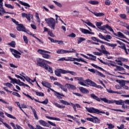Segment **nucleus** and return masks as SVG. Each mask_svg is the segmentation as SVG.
<instances>
[{"mask_svg":"<svg viewBox=\"0 0 129 129\" xmlns=\"http://www.w3.org/2000/svg\"><path fill=\"white\" fill-rule=\"evenodd\" d=\"M35 93L37 96H44V93L41 92L35 91Z\"/></svg>","mask_w":129,"mask_h":129,"instance_id":"nucleus-48","label":"nucleus"},{"mask_svg":"<svg viewBox=\"0 0 129 129\" xmlns=\"http://www.w3.org/2000/svg\"><path fill=\"white\" fill-rule=\"evenodd\" d=\"M46 118H48V119H51L52 120H56L57 121H60L61 120V119L57 117H50L49 116H46Z\"/></svg>","mask_w":129,"mask_h":129,"instance_id":"nucleus-26","label":"nucleus"},{"mask_svg":"<svg viewBox=\"0 0 129 129\" xmlns=\"http://www.w3.org/2000/svg\"><path fill=\"white\" fill-rule=\"evenodd\" d=\"M114 35L115 36H116V37H118L119 38H121L122 39H125V36L124 35L122 34V33L120 32H118L117 34L114 33Z\"/></svg>","mask_w":129,"mask_h":129,"instance_id":"nucleus-23","label":"nucleus"},{"mask_svg":"<svg viewBox=\"0 0 129 129\" xmlns=\"http://www.w3.org/2000/svg\"><path fill=\"white\" fill-rule=\"evenodd\" d=\"M66 61H71L72 62H74V61H77V62H84V63H86V64H87L88 63L87 61L84 60V59H83L82 57H80L79 58H76L75 57H68V59H66Z\"/></svg>","mask_w":129,"mask_h":129,"instance_id":"nucleus-5","label":"nucleus"},{"mask_svg":"<svg viewBox=\"0 0 129 129\" xmlns=\"http://www.w3.org/2000/svg\"><path fill=\"white\" fill-rule=\"evenodd\" d=\"M101 49L102 53L104 54V55H110V53L108 51H106V49L105 48V47H104V45H102L101 46Z\"/></svg>","mask_w":129,"mask_h":129,"instance_id":"nucleus-17","label":"nucleus"},{"mask_svg":"<svg viewBox=\"0 0 129 129\" xmlns=\"http://www.w3.org/2000/svg\"><path fill=\"white\" fill-rule=\"evenodd\" d=\"M98 37L99 38H100V39H102V40H105L107 42H109V40L106 39V38H105V37H104L101 33H99Z\"/></svg>","mask_w":129,"mask_h":129,"instance_id":"nucleus-34","label":"nucleus"},{"mask_svg":"<svg viewBox=\"0 0 129 129\" xmlns=\"http://www.w3.org/2000/svg\"><path fill=\"white\" fill-rule=\"evenodd\" d=\"M5 114L7 116H8V117H9L10 118H13V119H16V117H14V116H13L12 115L9 113L5 112Z\"/></svg>","mask_w":129,"mask_h":129,"instance_id":"nucleus-43","label":"nucleus"},{"mask_svg":"<svg viewBox=\"0 0 129 129\" xmlns=\"http://www.w3.org/2000/svg\"><path fill=\"white\" fill-rule=\"evenodd\" d=\"M60 102L62 104H64V105H70V103L64 100H60Z\"/></svg>","mask_w":129,"mask_h":129,"instance_id":"nucleus-40","label":"nucleus"},{"mask_svg":"<svg viewBox=\"0 0 129 129\" xmlns=\"http://www.w3.org/2000/svg\"><path fill=\"white\" fill-rule=\"evenodd\" d=\"M91 97L97 101L100 102L101 100L105 103H109V104H112V103H115L117 105H122L123 103H124V101L122 100H109L106 99V98H99L97 96L95 95L94 94H91Z\"/></svg>","mask_w":129,"mask_h":129,"instance_id":"nucleus-1","label":"nucleus"},{"mask_svg":"<svg viewBox=\"0 0 129 129\" xmlns=\"http://www.w3.org/2000/svg\"><path fill=\"white\" fill-rule=\"evenodd\" d=\"M20 76H22L24 79H26V81H31V79L29 77H25V76H23L22 75H20Z\"/></svg>","mask_w":129,"mask_h":129,"instance_id":"nucleus-52","label":"nucleus"},{"mask_svg":"<svg viewBox=\"0 0 129 129\" xmlns=\"http://www.w3.org/2000/svg\"><path fill=\"white\" fill-rule=\"evenodd\" d=\"M45 21L47 24V26L50 28L52 30H55V27L56 26V20L53 18H45Z\"/></svg>","mask_w":129,"mask_h":129,"instance_id":"nucleus-4","label":"nucleus"},{"mask_svg":"<svg viewBox=\"0 0 129 129\" xmlns=\"http://www.w3.org/2000/svg\"><path fill=\"white\" fill-rule=\"evenodd\" d=\"M13 95H15V96H17V97H21V95L19 93L17 92H13L12 93Z\"/></svg>","mask_w":129,"mask_h":129,"instance_id":"nucleus-60","label":"nucleus"},{"mask_svg":"<svg viewBox=\"0 0 129 129\" xmlns=\"http://www.w3.org/2000/svg\"><path fill=\"white\" fill-rule=\"evenodd\" d=\"M37 52L39 53V54H40V55H42V56L45 54H51V52L43 49H38Z\"/></svg>","mask_w":129,"mask_h":129,"instance_id":"nucleus-18","label":"nucleus"},{"mask_svg":"<svg viewBox=\"0 0 129 129\" xmlns=\"http://www.w3.org/2000/svg\"><path fill=\"white\" fill-rule=\"evenodd\" d=\"M52 92H54V93H56V95L58 99H62V97L61 96H64V95L59 94L58 92H57L56 91L53 90V89L50 88V89Z\"/></svg>","mask_w":129,"mask_h":129,"instance_id":"nucleus-20","label":"nucleus"},{"mask_svg":"<svg viewBox=\"0 0 129 129\" xmlns=\"http://www.w3.org/2000/svg\"><path fill=\"white\" fill-rule=\"evenodd\" d=\"M75 79L79 81L78 84H80V85H82V86H86V84L84 83L85 82V81L84 80V79H83V77H75Z\"/></svg>","mask_w":129,"mask_h":129,"instance_id":"nucleus-9","label":"nucleus"},{"mask_svg":"<svg viewBox=\"0 0 129 129\" xmlns=\"http://www.w3.org/2000/svg\"><path fill=\"white\" fill-rule=\"evenodd\" d=\"M107 125H108V128L109 129H112V128H113V127H114V125H113L112 124L107 123Z\"/></svg>","mask_w":129,"mask_h":129,"instance_id":"nucleus-62","label":"nucleus"},{"mask_svg":"<svg viewBox=\"0 0 129 129\" xmlns=\"http://www.w3.org/2000/svg\"><path fill=\"white\" fill-rule=\"evenodd\" d=\"M43 58H44L45 59H50V58H51V55L47 54V53H45L44 54H43L42 55Z\"/></svg>","mask_w":129,"mask_h":129,"instance_id":"nucleus-45","label":"nucleus"},{"mask_svg":"<svg viewBox=\"0 0 129 129\" xmlns=\"http://www.w3.org/2000/svg\"><path fill=\"white\" fill-rule=\"evenodd\" d=\"M9 78L10 80H11V83H13V84H15V83L16 84H19V81H18V80L16 79H13L11 77H9Z\"/></svg>","mask_w":129,"mask_h":129,"instance_id":"nucleus-31","label":"nucleus"},{"mask_svg":"<svg viewBox=\"0 0 129 129\" xmlns=\"http://www.w3.org/2000/svg\"><path fill=\"white\" fill-rule=\"evenodd\" d=\"M69 73L71 75H73V76H77V73H76L75 72L73 71H66L65 70L63 69H57L54 71V74L56 76H57L58 77H61L62 75L61 74H67Z\"/></svg>","mask_w":129,"mask_h":129,"instance_id":"nucleus-2","label":"nucleus"},{"mask_svg":"<svg viewBox=\"0 0 129 129\" xmlns=\"http://www.w3.org/2000/svg\"><path fill=\"white\" fill-rule=\"evenodd\" d=\"M80 30L81 32H82V33H83V34H88L89 35H94V33L91 32L87 29H85L81 28H80Z\"/></svg>","mask_w":129,"mask_h":129,"instance_id":"nucleus-15","label":"nucleus"},{"mask_svg":"<svg viewBox=\"0 0 129 129\" xmlns=\"http://www.w3.org/2000/svg\"><path fill=\"white\" fill-rule=\"evenodd\" d=\"M67 37H70L71 38H75V37H76V34H75V33H72V34L68 35Z\"/></svg>","mask_w":129,"mask_h":129,"instance_id":"nucleus-55","label":"nucleus"},{"mask_svg":"<svg viewBox=\"0 0 129 129\" xmlns=\"http://www.w3.org/2000/svg\"><path fill=\"white\" fill-rule=\"evenodd\" d=\"M20 4H21V5H22V6H24V7H28V8L31 7V6H30V5L28 4V3H26L22 1H20Z\"/></svg>","mask_w":129,"mask_h":129,"instance_id":"nucleus-39","label":"nucleus"},{"mask_svg":"<svg viewBox=\"0 0 129 129\" xmlns=\"http://www.w3.org/2000/svg\"><path fill=\"white\" fill-rule=\"evenodd\" d=\"M89 4L90 5H98L99 2L98 1H90L88 2Z\"/></svg>","mask_w":129,"mask_h":129,"instance_id":"nucleus-41","label":"nucleus"},{"mask_svg":"<svg viewBox=\"0 0 129 129\" xmlns=\"http://www.w3.org/2000/svg\"><path fill=\"white\" fill-rule=\"evenodd\" d=\"M87 120L92 121L95 123H100V120L97 117H93V118H86Z\"/></svg>","mask_w":129,"mask_h":129,"instance_id":"nucleus-10","label":"nucleus"},{"mask_svg":"<svg viewBox=\"0 0 129 129\" xmlns=\"http://www.w3.org/2000/svg\"><path fill=\"white\" fill-rule=\"evenodd\" d=\"M88 71L90 72H92V73H95L96 75H98V76H100V77H102L103 78H105V75H103V74L101 73V72H99L97 70H95L93 69H88Z\"/></svg>","mask_w":129,"mask_h":129,"instance_id":"nucleus-7","label":"nucleus"},{"mask_svg":"<svg viewBox=\"0 0 129 129\" xmlns=\"http://www.w3.org/2000/svg\"><path fill=\"white\" fill-rule=\"evenodd\" d=\"M86 82H87L89 83V85L90 86H92L93 87H96V83H95L94 82L91 81L90 79H88L85 80Z\"/></svg>","mask_w":129,"mask_h":129,"instance_id":"nucleus-16","label":"nucleus"},{"mask_svg":"<svg viewBox=\"0 0 129 129\" xmlns=\"http://www.w3.org/2000/svg\"><path fill=\"white\" fill-rule=\"evenodd\" d=\"M86 39L83 37H79L77 39L78 44H80L83 42V41H85Z\"/></svg>","mask_w":129,"mask_h":129,"instance_id":"nucleus-33","label":"nucleus"},{"mask_svg":"<svg viewBox=\"0 0 129 129\" xmlns=\"http://www.w3.org/2000/svg\"><path fill=\"white\" fill-rule=\"evenodd\" d=\"M124 71V68L119 66H117L116 69H114V71Z\"/></svg>","mask_w":129,"mask_h":129,"instance_id":"nucleus-29","label":"nucleus"},{"mask_svg":"<svg viewBox=\"0 0 129 129\" xmlns=\"http://www.w3.org/2000/svg\"><path fill=\"white\" fill-rule=\"evenodd\" d=\"M93 54H94V55H96V56H101L102 55V53L99 52H93Z\"/></svg>","mask_w":129,"mask_h":129,"instance_id":"nucleus-58","label":"nucleus"},{"mask_svg":"<svg viewBox=\"0 0 129 129\" xmlns=\"http://www.w3.org/2000/svg\"><path fill=\"white\" fill-rule=\"evenodd\" d=\"M53 3H54V4H55V5H56V6L58 7V8H62V4H61L60 3L57 2L56 1H53Z\"/></svg>","mask_w":129,"mask_h":129,"instance_id":"nucleus-42","label":"nucleus"},{"mask_svg":"<svg viewBox=\"0 0 129 129\" xmlns=\"http://www.w3.org/2000/svg\"><path fill=\"white\" fill-rule=\"evenodd\" d=\"M41 84L44 86V87H47V88H50V87H52L51 84L46 81H42Z\"/></svg>","mask_w":129,"mask_h":129,"instance_id":"nucleus-21","label":"nucleus"},{"mask_svg":"<svg viewBox=\"0 0 129 129\" xmlns=\"http://www.w3.org/2000/svg\"><path fill=\"white\" fill-rule=\"evenodd\" d=\"M55 106H56V107H58V108H64L65 106H61L60 104H59L58 103H54Z\"/></svg>","mask_w":129,"mask_h":129,"instance_id":"nucleus-44","label":"nucleus"},{"mask_svg":"<svg viewBox=\"0 0 129 129\" xmlns=\"http://www.w3.org/2000/svg\"><path fill=\"white\" fill-rule=\"evenodd\" d=\"M31 109L32 110V112H33V114L34 116V117L36 118V119L38 120L39 119V117H38V115H37V112H36V110L33 108V107L30 106Z\"/></svg>","mask_w":129,"mask_h":129,"instance_id":"nucleus-25","label":"nucleus"},{"mask_svg":"<svg viewBox=\"0 0 129 129\" xmlns=\"http://www.w3.org/2000/svg\"><path fill=\"white\" fill-rule=\"evenodd\" d=\"M86 110H87L88 112H90V113H96L97 114H100V113H102L103 114H106V115H109V112H105L102 111L100 110L99 109L93 108V107H85Z\"/></svg>","mask_w":129,"mask_h":129,"instance_id":"nucleus-3","label":"nucleus"},{"mask_svg":"<svg viewBox=\"0 0 129 129\" xmlns=\"http://www.w3.org/2000/svg\"><path fill=\"white\" fill-rule=\"evenodd\" d=\"M5 85H6V86H8V87H9V88H11V87H13V84L10 83H7L5 84Z\"/></svg>","mask_w":129,"mask_h":129,"instance_id":"nucleus-59","label":"nucleus"},{"mask_svg":"<svg viewBox=\"0 0 129 129\" xmlns=\"http://www.w3.org/2000/svg\"><path fill=\"white\" fill-rule=\"evenodd\" d=\"M57 54H64L67 53V50L64 49H58L56 51Z\"/></svg>","mask_w":129,"mask_h":129,"instance_id":"nucleus-30","label":"nucleus"},{"mask_svg":"<svg viewBox=\"0 0 129 129\" xmlns=\"http://www.w3.org/2000/svg\"><path fill=\"white\" fill-rule=\"evenodd\" d=\"M5 6L6 7V8H8V9H12V10L14 9V7L12 6L11 4H5Z\"/></svg>","mask_w":129,"mask_h":129,"instance_id":"nucleus-46","label":"nucleus"},{"mask_svg":"<svg viewBox=\"0 0 129 129\" xmlns=\"http://www.w3.org/2000/svg\"><path fill=\"white\" fill-rule=\"evenodd\" d=\"M3 124H4V125H5L6 127H7V128L12 129V127H11V126H10V125H9L8 123L4 122H3Z\"/></svg>","mask_w":129,"mask_h":129,"instance_id":"nucleus-56","label":"nucleus"},{"mask_svg":"<svg viewBox=\"0 0 129 129\" xmlns=\"http://www.w3.org/2000/svg\"><path fill=\"white\" fill-rule=\"evenodd\" d=\"M107 46H109L110 47H116L117 45L115 43H109L108 42V43H107Z\"/></svg>","mask_w":129,"mask_h":129,"instance_id":"nucleus-51","label":"nucleus"},{"mask_svg":"<svg viewBox=\"0 0 129 129\" xmlns=\"http://www.w3.org/2000/svg\"><path fill=\"white\" fill-rule=\"evenodd\" d=\"M91 39L93 41H94V42H98L99 41V39L96 38L95 37H92Z\"/></svg>","mask_w":129,"mask_h":129,"instance_id":"nucleus-64","label":"nucleus"},{"mask_svg":"<svg viewBox=\"0 0 129 129\" xmlns=\"http://www.w3.org/2000/svg\"><path fill=\"white\" fill-rule=\"evenodd\" d=\"M44 69H45V70H47V71L49 72V73H51V74L53 73V70H52L51 67L49 66L48 65L46 64L45 67L44 68Z\"/></svg>","mask_w":129,"mask_h":129,"instance_id":"nucleus-28","label":"nucleus"},{"mask_svg":"<svg viewBox=\"0 0 129 129\" xmlns=\"http://www.w3.org/2000/svg\"><path fill=\"white\" fill-rule=\"evenodd\" d=\"M124 103H123V104H122V107L124 108V109H128V106H127V105H124Z\"/></svg>","mask_w":129,"mask_h":129,"instance_id":"nucleus-61","label":"nucleus"},{"mask_svg":"<svg viewBox=\"0 0 129 129\" xmlns=\"http://www.w3.org/2000/svg\"><path fill=\"white\" fill-rule=\"evenodd\" d=\"M92 14L95 15L96 17H103L105 16V14L103 13H96V12H91Z\"/></svg>","mask_w":129,"mask_h":129,"instance_id":"nucleus-27","label":"nucleus"},{"mask_svg":"<svg viewBox=\"0 0 129 129\" xmlns=\"http://www.w3.org/2000/svg\"><path fill=\"white\" fill-rule=\"evenodd\" d=\"M105 28H106V24L100 27H98V29L101 30L102 31H104V30H105Z\"/></svg>","mask_w":129,"mask_h":129,"instance_id":"nucleus-53","label":"nucleus"},{"mask_svg":"<svg viewBox=\"0 0 129 129\" xmlns=\"http://www.w3.org/2000/svg\"><path fill=\"white\" fill-rule=\"evenodd\" d=\"M21 16L22 18H26L27 20L30 22H31V19H33V15L31 14L28 15L25 13H22Z\"/></svg>","mask_w":129,"mask_h":129,"instance_id":"nucleus-11","label":"nucleus"},{"mask_svg":"<svg viewBox=\"0 0 129 129\" xmlns=\"http://www.w3.org/2000/svg\"><path fill=\"white\" fill-rule=\"evenodd\" d=\"M102 22H95V25L97 27V28H100V27H101V25H102Z\"/></svg>","mask_w":129,"mask_h":129,"instance_id":"nucleus-49","label":"nucleus"},{"mask_svg":"<svg viewBox=\"0 0 129 129\" xmlns=\"http://www.w3.org/2000/svg\"><path fill=\"white\" fill-rule=\"evenodd\" d=\"M79 89L82 93H84L85 94H86V93H89V91H88L87 89L81 87L79 88Z\"/></svg>","mask_w":129,"mask_h":129,"instance_id":"nucleus-22","label":"nucleus"},{"mask_svg":"<svg viewBox=\"0 0 129 129\" xmlns=\"http://www.w3.org/2000/svg\"><path fill=\"white\" fill-rule=\"evenodd\" d=\"M10 50L11 52H12L13 56L15 57V58H21V56L19 55H22V54H21V52L13 48H10Z\"/></svg>","mask_w":129,"mask_h":129,"instance_id":"nucleus-8","label":"nucleus"},{"mask_svg":"<svg viewBox=\"0 0 129 129\" xmlns=\"http://www.w3.org/2000/svg\"><path fill=\"white\" fill-rule=\"evenodd\" d=\"M37 65L40 67H42V68H45L47 64L45 63V59L38 58L37 59Z\"/></svg>","mask_w":129,"mask_h":129,"instance_id":"nucleus-6","label":"nucleus"},{"mask_svg":"<svg viewBox=\"0 0 129 129\" xmlns=\"http://www.w3.org/2000/svg\"><path fill=\"white\" fill-rule=\"evenodd\" d=\"M0 12L2 13V14H10V15H13V13H10V12H6V10H5V8H4V3L0 4Z\"/></svg>","mask_w":129,"mask_h":129,"instance_id":"nucleus-12","label":"nucleus"},{"mask_svg":"<svg viewBox=\"0 0 129 129\" xmlns=\"http://www.w3.org/2000/svg\"><path fill=\"white\" fill-rule=\"evenodd\" d=\"M48 102H49V100L46 99L44 101L40 102V103H42V104H48Z\"/></svg>","mask_w":129,"mask_h":129,"instance_id":"nucleus-54","label":"nucleus"},{"mask_svg":"<svg viewBox=\"0 0 129 129\" xmlns=\"http://www.w3.org/2000/svg\"><path fill=\"white\" fill-rule=\"evenodd\" d=\"M48 40H50V41L51 42V43H56V40H55V39H53V38H51V37H48Z\"/></svg>","mask_w":129,"mask_h":129,"instance_id":"nucleus-63","label":"nucleus"},{"mask_svg":"<svg viewBox=\"0 0 129 129\" xmlns=\"http://www.w3.org/2000/svg\"><path fill=\"white\" fill-rule=\"evenodd\" d=\"M8 45H9V46H11L13 48H15V47H16V42L12 41L11 43H8Z\"/></svg>","mask_w":129,"mask_h":129,"instance_id":"nucleus-47","label":"nucleus"},{"mask_svg":"<svg viewBox=\"0 0 129 129\" xmlns=\"http://www.w3.org/2000/svg\"><path fill=\"white\" fill-rule=\"evenodd\" d=\"M17 29L20 32H26V28L22 24H19Z\"/></svg>","mask_w":129,"mask_h":129,"instance_id":"nucleus-14","label":"nucleus"},{"mask_svg":"<svg viewBox=\"0 0 129 129\" xmlns=\"http://www.w3.org/2000/svg\"><path fill=\"white\" fill-rule=\"evenodd\" d=\"M23 39H24V41L25 42V43H26V44H28V38L27 37V36L24 35Z\"/></svg>","mask_w":129,"mask_h":129,"instance_id":"nucleus-57","label":"nucleus"},{"mask_svg":"<svg viewBox=\"0 0 129 129\" xmlns=\"http://www.w3.org/2000/svg\"><path fill=\"white\" fill-rule=\"evenodd\" d=\"M39 122L41 124V125H43V126H47V125L48 124L46 121L43 120H40Z\"/></svg>","mask_w":129,"mask_h":129,"instance_id":"nucleus-36","label":"nucleus"},{"mask_svg":"<svg viewBox=\"0 0 129 129\" xmlns=\"http://www.w3.org/2000/svg\"><path fill=\"white\" fill-rule=\"evenodd\" d=\"M87 55L88 56H90L91 57H92L90 58L89 60H92L93 61H96V56L93 55L91 54H88Z\"/></svg>","mask_w":129,"mask_h":129,"instance_id":"nucleus-35","label":"nucleus"},{"mask_svg":"<svg viewBox=\"0 0 129 129\" xmlns=\"http://www.w3.org/2000/svg\"><path fill=\"white\" fill-rule=\"evenodd\" d=\"M54 85H56L57 86H59L60 88L63 91H64V92H67V88H65L64 86H63L62 84H60L59 82H55L54 83Z\"/></svg>","mask_w":129,"mask_h":129,"instance_id":"nucleus-13","label":"nucleus"},{"mask_svg":"<svg viewBox=\"0 0 129 129\" xmlns=\"http://www.w3.org/2000/svg\"><path fill=\"white\" fill-rule=\"evenodd\" d=\"M71 15L73 17H79V11H74L73 13H71Z\"/></svg>","mask_w":129,"mask_h":129,"instance_id":"nucleus-32","label":"nucleus"},{"mask_svg":"<svg viewBox=\"0 0 129 129\" xmlns=\"http://www.w3.org/2000/svg\"><path fill=\"white\" fill-rule=\"evenodd\" d=\"M65 87L68 89H72V90H76V89L75 86L70 84H66L65 85Z\"/></svg>","mask_w":129,"mask_h":129,"instance_id":"nucleus-19","label":"nucleus"},{"mask_svg":"<svg viewBox=\"0 0 129 129\" xmlns=\"http://www.w3.org/2000/svg\"><path fill=\"white\" fill-rule=\"evenodd\" d=\"M35 17L37 19V22H38V23H41V21H40V17H39V14L38 13H35Z\"/></svg>","mask_w":129,"mask_h":129,"instance_id":"nucleus-50","label":"nucleus"},{"mask_svg":"<svg viewBox=\"0 0 129 129\" xmlns=\"http://www.w3.org/2000/svg\"><path fill=\"white\" fill-rule=\"evenodd\" d=\"M106 28L108 29L110 32H112L113 34H114V31L112 28L110 27V26L108 25V24H106Z\"/></svg>","mask_w":129,"mask_h":129,"instance_id":"nucleus-38","label":"nucleus"},{"mask_svg":"<svg viewBox=\"0 0 129 129\" xmlns=\"http://www.w3.org/2000/svg\"><path fill=\"white\" fill-rule=\"evenodd\" d=\"M119 48H120V49H122V50H124L125 54H126V55H128V52L127 51V49H126V47H125V44H124V43H123L122 45L119 46Z\"/></svg>","mask_w":129,"mask_h":129,"instance_id":"nucleus-24","label":"nucleus"},{"mask_svg":"<svg viewBox=\"0 0 129 129\" xmlns=\"http://www.w3.org/2000/svg\"><path fill=\"white\" fill-rule=\"evenodd\" d=\"M126 81L122 80L121 81H119V83L120 84V86L121 88H122L124 85H125Z\"/></svg>","mask_w":129,"mask_h":129,"instance_id":"nucleus-37","label":"nucleus"}]
</instances>
